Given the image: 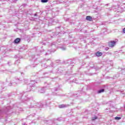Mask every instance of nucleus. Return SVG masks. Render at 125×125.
I'll use <instances>...</instances> for the list:
<instances>
[{"instance_id":"nucleus-17","label":"nucleus","mask_w":125,"mask_h":125,"mask_svg":"<svg viewBox=\"0 0 125 125\" xmlns=\"http://www.w3.org/2000/svg\"><path fill=\"white\" fill-rule=\"evenodd\" d=\"M51 52H51V51H47V53H46V55H47V54H50V53H51Z\"/></svg>"},{"instance_id":"nucleus-24","label":"nucleus","mask_w":125,"mask_h":125,"mask_svg":"<svg viewBox=\"0 0 125 125\" xmlns=\"http://www.w3.org/2000/svg\"><path fill=\"white\" fill-rule=\"evenodd\" d=\"M55 91H57V89H56Z\"/></svg>"},{"instance_id":"nucleus-21","label":"nucleus","mask_w":125,"mask_h":125,"mask_svg":"<svg viewBox=\"0 0 125 125\" xmlns=\"http://www.w3.org/2000/svg\"><path fill=\"white\" fill-rule=\"evenodd\" d=\"M109 49V48H106L105 50H108Z\"/></svg>"},{"instance_id":"nucleus-25","label":"nucleus","mask_w":125,"mask_h":125,"mask_svg":"<svg viewBox=\"0 0 125 125\" xmlns=\"http://www.w3.org/2000/svg\"><path fill=\"white\" fill-rule=\"evenodd\" d=\"M32 67H35V66H34L32 65Z\"/></svg>"},{"instance_id":"nucleus-7","label":"nucleus","mask_w":125,"mask_h":125,"mask_svg":"<svg viewBox=\"0 0 125 125\" xmlns=\"http://www.w3.org/2000/svg\"><path fill=\"white\" fill-rule=\"evenodd\" d=\"M86 20L87 21H92V17H91L89 16H88L86 17Z\"/></svg>"},{"instance_id":"nucleus-9","label":"nucleus","mask_w":125,"mask_h":125,"mask_svg":"<svg viewBox=\"0 0 125 125\" xmlns=\"http://www.w3.org/2000/svg\"><path fill=\"white\" fill-rule=\"evenodd\" d=\"M46 88V87H44L41 90H40V93H44L45 91V89Z\"/></svg>"},{"instance_id":"nucleus-4","label":"nucleus","mask_w":125,"mask_h":125,"mask_svg":"<svg viewBox=\"0 0 125 125\" xmlns=\"http://www.w3.org/2000/svg\"><path fill=\"white\" fill-rule=\"evenodd\" d=\"M69 104H61L59 105V108H66V107H69Z\"/></svg>"},{"instance_id":"nucleus-1","label":"nucleus","mask_w":125,"mask_h":125,"mask_svg":"<svg viewBox=\"0 0 125 125\" xmlns=\"http://www.w3.org/2000/svg\"><path fill=\"white\" fill-rule=\"evenodd\" d=\"M48 105L47 102H45L43 104L42 103H37L34 104H31L29 108H37V107H44V106H46Z\"/></svg>"},{"instance_id":"nucleus-2","label":"nucleus","mask_w":125,"mask_h":125,"mask_svg":"<svg viewBox=\"0 0 125 125\" xmlns=\"http://www.w3.org/2000/svg\"><path fill=\"white\" fill-rule=\"evenodd\" d=\"M21 82H23V81L20 80L19 78H15V80H14V82L10 83L9 85L10 86H11V85H14L15 86L18 83H22Z\"/></svg>"},{"instance_id":"nucleus-20","label":"nucleus","mask_w":125,"mask_h":125,"mask_svg":"<svg viewBox=\"0 0 125 125\" xmlns=\"http://www.w3.org/2000/svg\"><path fill=\"white\" fill-rule=\"evenodd\" d=\"M42 67H44L45 68H46V66H44V65H43V64H42Z\"/></svg>"},{"instance_id":"nucleus-15","label":"nucleus","mask_w":125,"mask_h":125,"mask_svg":"<svg viewBox=\"0 0 125 125\" xmlns=\"http://www.w3.org/2000/svg\"><path fill=\"white\" fill-rule=\"evenodd\" d=\"M8 1H10L11 2H16L17 1V0H9Z\"/></svg>"},{"instance_id":"nucleus-19","label":"nucleus","mask_w":125,"mask_h":125,"mask_svg":"<svg viewBox=\"0 0 125 125\" xmlns=\"http://www.w3.org/2000/svg\"><path fill=\"white\" fill-rule=\"evenodd\" d=\"M123 33H125V28L124 29H123Z\"/></svg>"},{"instance_id":"nucleus-22","label":"nucleus","mask_w":125,"mask_h":125,"mask_svg":"<svg viewBox=\"0 0 125 125\" xmlns=\"http://www.w3.org/2000/svg\"><path fill=\"white\" fill-rule=\"evenodd\" d=\"M34 16H37V13H36V14H34Z\"/></svg>"},{"instance_id":"nucleus-23","label":"nucleus","mask_w":125,"mask_h":125,"mask_svg":"<svg viewBox=\"0 0 125 125\" xmlns=\"http://www.w3.org/2000/svg\"><path fill=\"white\" fill-rule=\"evenodd\" d=\"M22 125H27V124H26V123H23Z\"/></svg>"},{"instance_id":"nucleus-18","label":"nucleus","mask_w":125,"mask_h":125,"mask_svg":"<svg viewBox=\"0 0 125 125\" xmlns=\"http://www.w3.org/2000/svg\"><path fill=\"white\" fill-rule=\"evenodd\" d=\"M49 66L50 67H53V62H51Z\"/></svg>"},{"instance_id":"nucleus-11","label":"nucleus","mask_w":125,"mask_h":125,"mask_svg":"<svg viewBox=\"0 0 125 125\" xmlns=\"http://www.w3.org/2000/svg\"><path fill=\"white\" fill-rule=\"evenodd\" d=\"M98 119V117L97 116H94L92 118V121H95V120H97Z\"/></svg>"},{"instance_id":"nucleus-5","label":"nucleus","mask_w":125,"mask_h":125,"mask_svg":"<svg viewBox=\"0 0 125 125\" xmlns=\"http://www.w3.org/2000/svg\"><path fill=\"white\" fill-rule=\"evenodd\" d=\"M21 41V39L20 38H17L14 40L15 43H19L20 42V41Z\"/></svg>"},{"instance_id":"nucleus-3","label":"nucleus","mask_w":125,"mask_h":125,"mask_svg":"<svg viewBox=\"0 0 125 125\" xmlns=\"http://www.w3.org/2000/svg\"><path fill=\"white\" fill-rule=\"evenodd\" d=\"M116 41H111L110 42H108V46L109 47H114L115 45H116V42H117V39L115 40Z\"/></svg>"},{"instance_id":"nucleus-13","label":"nucleus","mask_w":125,"mask_h":125,"mask_svg":"<svg viewBox=\"0 0 125 125\" xmlns=\"http://www.w3.org/2000/svg\"><path fill=\"white\" fill-rule=\"evenodd\" d=\"M41 2H42L43 3H45V2H48V0H41Z\"/></svg>"},{"instance_id":"nucleus-12","label":"nucleus","mask_w":125,"mask_h":125,"mask_svg":"<svg viewBox=\"0 0 125 125\" xmlns=\"http://www.w3.org/2000/svg\"><path fill=\"white\" fill-rule=\"evenodd\" d=\"M89 66H90V68H95L94 63H91L90 64Z\"/></svg>"},{"instance_id":"nucleus-14","label":"nucleus","mask_w":125,"mask_h":125,"mask_svg":"<svg viewBox=\"0 0 125 125\" xmlns=\"http://www.w3.org/2000/svg\"><path fill=\"white\" fill-rule=\"evenodd\" d=\"M61 48L62 49V50H66V46H65L61 47Z\"/></svg>"},{"instance_id":"nucleus-6","label":"nucleus","mask_w":125,"mask_h":125,"mask_svg":"<svg viewBox=\"0 0 125 125\" xmlns=\"http://www.w3.org/2000/svg\"><path fill=\"white\" fill-rule=\"evenodd\" d=\"M118 12H123L124 11V8L123 7H119L117 9Z\"/></svg>"},{"instance_id":"nucleus-16","label":"nucleus","mask_w":125,"mask_h":125,"mask_svg":"<svg viewBox=\"0 0 125 125\" xmlns=\"http://www.w3.org/2000/svg\"><path fill=\"white\" fill-rule=\"evenodd\" d=\"M121 119H122V118L121 117H115V120H121Z\"/></svg>"},{"instance_id":"nucleus-10","label":"nucleus","mask_w":125,"mask_h":125,"mask_svg":"<svg viewBox=\"0 0 125 125\" xmlns=\"http://www.w3.org/2000/svg\"><path fill=\"white\" fill-rule=\"evenodd\" d=\"M105 91L104 89H101L98 91V93H102V92H104Z\"/></svg>"},{"instance_id":"nucleus-8","label":"nucleus","mask_w":125,"mask_h":125,"mask_svg":"<svg viewBox=\"0 0 125 125\" xmlns=\"http://www.w3.org/2000/svg\"><path fill=\"white\" fill-rule=\"evenodd\" d=\"M102 56V53L101 52H97L96 53V56H98V57H99L100 56Z\"/></svg>"}]
</instances>
